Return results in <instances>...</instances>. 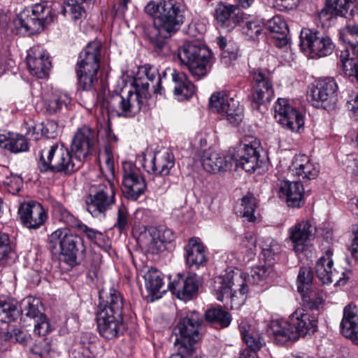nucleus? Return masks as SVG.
<instances>
[{
	"label": "nucleus",
	"instance_id": "nucleus-1",
	"mask_svg": "<svg viewBox=\"0 0 358 358\" xmlns=\"http://www.w3.org/2000/svg\"><path fill=\"white\" fill-rule=\"evenodd\" d=\"M161 81L162 77L156 68L149 64L140 66L133 83L135 92L129 91L126 95L113 96L109 101L110 107L117 116H135L147 99L149 82L152 83L155 93L162 94Z\"/></svg>",
	"mask_w": 358,
	"mask_h": 358
},
{
	"label": "nucleus",
	"instance_id": "nucleus-2",
	"mask_svg": "<svg viewBox=\"0 0 358 358\" xmlns=\"http://www.w3.org/2000/svg\"><path fill=\"white\" fill-rule=\"evenodd\" d=\"M203 320L196 311L189 312L174 329L173 343L176 352L169 358H189L195 351V344L201 339L200 329Z\"/></svg>",
	"mask_w": 358,
	"mask_h": 358
},
{
	"label": "nucleus",
	"instance_id": "nucleus-3",
	"mask_svg": "<svg viewBox=\"0 0 358 358\" xmlns=\"http://www.w3.org/2000/svg\"><path fill=\"white\" fill-rule=\"evenodd\" d=\"M217 299L229 306L231 309L239 308L245 302L248 293L246 276L241 270L236 269L218 277L214 285Z\"/></svg>",
	"mask_w": 358,
	"mask_h": 358
},
{
	"label": "nucleus",
	"instance_id": "nucleus-4",
	"mask_svg": "<svg viewBox=\"0 0 358 358\" xmlns=\"http://www.w3.org/2000/svg\"><path fill=\"white\" fill-rule=\"evenodd\" d=\"M144 10L153 18L151 25L162 28V33L176 32L184 22V6L176 0L151 1Z\"/></svg>",
	"mask_w": 358,
	"mask_h": 358
},
{
	"label": "nucleus",
	"instance_id": "nucleus-5",
	"mask_svg": "<svg viewBox=\"0 0 358 358\" xmlns=\"http://www.w3.org/2000/svg\"><path fill=\"white\" fill-rule=\"evenodd\" d=\"M101 48V41H94L89 43L79 55L76 72L78 87L83 90H92L98 83Z\"/></svg>",
	"mask_w": 358,
	"mask_h": 358
},
{
	"label": "nucleus",
	"instance_id": "nucleus-6",
	"mask_svg": "<svg viewBox=\"0 0 358 358\" xmlns=\"http://www.w3.org/2000/svg\"><path fill=\"white\" fill-rule=\"evenodd\" d=\"M56 17L57 14L52 5L42 1L34 4L30 10L22 11L15 18L14 24L20 31L33 34L43 31Z\"/></svg>",
	"mask_w": 358,
	"mask_h": 358
},
{
	"label": "nucleus",
	"instance_id": "nucleus-7",
	"mask_svg": "<svg viewBox=\"0 0 358 358\" xmlns=\"http://www.w3.org/2000/svg\"><path fill=\"white\" fill-rule=\"evenodd\" d=\"M211 55L210 50L197 41L187 42L178 50V58L196 80L206 75Z\"/></svg>",
	"mask_w": 358,
	"mask_h": 358
},
{
	"label": "nucleus",
	"instance_id": "nucleus-8",
	"mask_svg": "<svg viewBox=\"0 0 358 358\" xmlns=\"http://www.w3.org/2000/svg\"><path fill=\"white\" fill-rule=\"evenodd\" d=\"M115 203V186L109 180L90 186L86 200L87 210L94 217H103Z\"/></svg>",
	"mask_w": 358,
	"mask_h": 358
},
{
	"label": "nucleus",
	"instance_id": "nucleus-9",
	"mask_svg": "<svg viewBox=\"0 0 358 358\" xmlns=\"http://www.w3.org/2000/svg\"><path fill=\"white\" fill-rule=\"evenodd\" d=\"M301 49L309 52L312 58H320L330 55L335 45L331 38L315 29L304 28L300 34Z\"/></svg>",
	"mask_w": 358,
	"mask_h": 358
},
{
	"label": "nucleus",
	"instance_id": "nucleus-10",
	"mask_svg": "<svg viewBox=\"0 0 358 358\" xmlns=\"http://www.w3.org/2000/svg\"><path fill=\"white\" fill-rule=\"evenodd\" d=\"M337 84L333 78L320 80L317 84L309 87L307 99L315 108L329 110L337 102Z\"/></svg>",
	"mask_w": 358,
	"mask_h": 358
},
{
	"label": "nucleus",
	"instance_id": "nucleus-11",
	"mask_svg": "<svg viewBox=\"0 0 358 358\" xmlns=\"http://www.w3.org/2000/svg\"><path fill=\"white\" fill-rule=\"evenodd\" d=\"M54 215L68 226L77 229L100 248H106V236L99 231L90 228L78 220L63 204L59 202L52 203Z\"/></svg>",
	"mask_w": 358,
	"mask_h": 358
},
{
	"label": "nucleus",
	"instance_id": "nucleus-12",
	"mask_svg": "<svg viewBox=\"0 0 358 358\" xmlns=\"http://www.w3.org/2000/svg\"><path fill=\"white\" fill-rule=\"evenodd\" d=\"M174 239L171 229L153 227H145L140 231L138 242L141 247L151 254H157L164 250L165 243H170Z\"/></svg>",
	"mask_w": 358,
	"mask_h": 358
},
{
	"label": "nucleus",
	"instance_id": "nucleus-13",
	"mask_svg": "<svg viewBox=\"0 0 358 358\" xmlns=\"http://www.w3.org/2000/svg\"><path fill=\"white\" fill-rule=\"evenodd\" d=\"M253 80L252 101L254 108L259 110L260 106L269 103L274 96V90L268 71L260 69L251 71Z\"/></svg>",
	"mask_w": 358,
	"mask_h": 358
},
{
	"label": "nucleus",
	"instance_id": "nucleus-14",
	"mask_svg": "<svg viewBox=\"0 0 358 358\" xmlns=\"http://www.w3.org/2000/svg\"><path fill=\"white\" fill-rule=\"evenodd\" d=\"M136 162L148 173L165 176L173 167L175 158L171 152L166 150L157 152L153 156L150 155L149 159L142 153L138 155Z\"/></svg>",
	"mask_w": 358,
	"mask_h": 358
},
{
	"label": "nucleus",
	"instance_id": "nucleus-15",
	"mask_svg": "<svg viewBox=\"0 0 358 358\" xmlns=\"http://www.w3.org/2000/svg\"><path fill=\"white\" fill-rule=\"evenodd\" d=\"M210 106L225 117L231 124L237 125L243 120V106L237 100L225 94L218 92L213 94L210 98Z\"/></svg>",
	"mask_w": 358,
	"mask_h": 358
},
{
	"label": "nucleus",
	"instance_id": "nucleus-16",
	"mask_svg": "<svg viewBox=\"0 0 358 358\" xmlns=\"http://www.w3.org/2000/svg\"><path fill=\"white\" fill-rule=\"evenodd\" d=\"M122 172L123 192L127 199L136 201L146 189L145 179L141 175L138 168L129 162L123 163Z\"/></svg>",
	"mask_w": 358,
	"mask_h": 358
},
{
	"label": "nucleus",
	"instance_id": "nucleus-17",
	"mask_svg": "<svg viewBox=\"0 0 358 358\" xmlns=\"http://www.w3.org/2000/svg\"><path fill=\"white\" fill-rule=\"evenodd\" d=\"M274 117L283 127L298 132L304 124L302 114L286 99L279 98L274 105Z\"/></svg>",
	"mask_w": 358,
	"mask_h": 358
},
{
	"label": "nucleus",
	"instance_id": "nucleus-18",
	"mask_svg": "<svg viewBox=\"0 0 358 358\" xmlns=\"http://www.w3.org/2000/svg\"><path fill=\"white\" fill-rule=\"evenodd\" d=\"M98 142V133L92 128L84 126L76 132L71 146V151L80 160L92 155Z\"/></svg>",
	"mask_w": 358,
	"mask_h": 358
},
{
	"label": "nucleus",
	"instance_id": "nucleus-19",
	"mask_svg": "<svg viewBox=\"0 0 358 358\" xmlns=\"http://www.w3.org/2000/svg\"><path fill=\"white\" fill-rule=\"evenodd\" d=\"M96 322L100 335L108 340L123 334L126 329V324L123 322L122 315H120L97 312Z\"/></svg>",
	"mask_w": 358,
	"mask_h": 358
},
{
	"label": "nucleus",
	"instance_id": "nucleus-20",
	"mask_svg": "<svg viewBox=\"0 0 358 358\" xmlns=\"http://www.w3.org/2000/svg\"><path fill=\"white\" fill-rule=\"evenodd\" d=\"M18 214L22 224L30 229H38L47 220V214L43 206L34 201L22 203Z\"/></svg>",
	"mask_w": 358,
	"mask_h": 358
},
{
	"label": "nucleus",
	"instance_id": "nucleus-21",
	"mask_svg": "<svg viewBox=\"0 0 358 358\" xmlns=\"http://www.w3.org/2000/svg\"><path fill=\"white\" fill-rule=\"evenodd\" d=\"M316 227L310 220H303L296 223L288 229L289 238L293 244V250L296 253L303 252L315 234Z\"/></svg>",
	"mask_w": 358,
	"mask_h": 358
},
{
	"label": "nucleus",
	"instance_id": "nucleus-22",
	"mask_svg": "<svg viewBox=\"0 0 358 358\" xmlns=\"http://www.w3.org/2000/svg\"><path fill=\"white\" fill-rule=\"evenodd\" d=\"M26 59L31 75L38 78L48 76L52 65L45 50L40 47H34L29 50Z\"/></svg>",
	"mask_w": 358,
	"mask_h": 358
},
{
	"label": "nucleus",
	"instance_id": "nucleus-23",
	"mask_svg": "<svg viewBox=\"0 0 358 358\" xmlns=\"http://www.w3.org/2000/svg\"><path fill=\"white\" fill-rule=\"evenodd\" d=\"M258 143L256 141L250 144H244L241 150L238 151L237 158H234L235 169L240 167L246 172L253 173L257 168L262 166V162L259 160Z\"/></svg>",
	"mask_w": 358,
	"mask_h": 358
},
{
	"label": "nucleus",
	"instance_id": "nucleus-24",
	"mask_svg": "<svg viewBox=\"0 0 358 358\" xmlns=\"http://www.w3.org/2000/svg\"><path fill=\"white\" fill-rule=\"evenodd\" d=\"M201 162L203 168L207 172L215 173L231 170L234 166V157L209 150L203 152Z\"/></svg>",
	"mask_w": 358,
	"mask_h": 358
},
{
	"label": "nucleus",
	"instance_id": "nucleus-25",
	"mask_svg": "<svg viewBox=\"0 0 358 358\" xmlns=\"http://www.w3.org/2000/svg\"><path fill=\"white\" fill-rule=\"evenodd\" d=\"M333 250L328 249L324 255L322 256L317 262L315 271L319 280L323 284H330L335 282L336 284L343 279L344 273L333 269L334 261L332 259Z\"/></svg>",
	"mask_w": 358,
	"mask_h": 358
},
{
	"label": "nucleus",
	"instance_id": "nucleus-26",
	"mask_svg": "<svg viewBox=\"0 0 358 358\" xmlns=\"http://www.w3.org/2000/svg\"><path fill=\"white\" fill-rule=\"evenodd\" d=\"M99 299L97 312L122 315L123 297L115 289L103 288L99 292Z\"/></svg>",
	"mask_w": 358,
	"mask_h": 358
},
{
	"label": "nucleus",
	"instance_id": "nucleus-27",
	"mask_svg": "<svg viewBox=\"0 0 358 358\" xmlns=\"http://www.w3.org/2000/svg\"><path fill=\"white\" fill-rule=\"evenodd\" d=\"M85 248L82 238L68 231L64 245L61 255V259L71 266L79 264L84 257Z\"/></svg>",
	"mask_w": 358,
	"mask_h": 358
},
{
	"label": "nucleus",
	"instance_id": "nucleus-28",
	"mask_svg": "<svg viewBox=\"0 0 358 358\" xmlns=\"http://www.w3.org/2000/svg\"><path fill=\"white\" fill-rule=\"evenodd\" d=\"M198 287L196 275L184 278L179 274L169 285L171 292L178 299L185 301L191 299L196 293Z\"/></svg>",
	"mask_w": 358,
	"mask_h": 358
},
{
	"label": "nucleus",
	"instance_id": "nucleus-29",
	"mask_svg": "<svg viewBox=\"0 0 358 358\" xmlns=\"http://www.w3.org/2000/svg\"><path fill=\"white\" fill-rule=\"evenodd\" d=\"M241 338L248 348L259 350L264 345V338L257 325L245 318L238 320Z\"/></svg>",
	"mask_w": 358,
	"mask_h": 358
},
{
	"label": "nucleus",
	"instance_id": "nucleus-30",
	"mask_svg": "<svg viewBox=\"0 0 358 358\" xmlns=\"http://www.w3.org/2000/svg\"><path fill=\"white\" fill-rule=\"evenodd\" d=\"M185 258L190 268H199L207 262V250L199 238H192L185 247Z\"/></svg>",
	"mask_w": 358,
	"mask_h": 358
},
{
	"label": "nucleus",
	"instance_id": "nucleus-31",
	"mask_svg": "<svg viewBox=\"0 0 358 358\" xmlns=\"http://www.w3.org/2000/svg\"><path fill=\"white\" fill-rule=\"evenodd\" d=\"M267 331L273 341L280 345H285L289 341H297V334L294 332V328L291 324L290 319L288 322L271 321L268 324Z\"/></svg>",
	"mask_w": 358,
	"mask_h": 358
},
{
	"label": "nucleus",
	"instance_id": "nucleus-32",
	"mask_svg": "<svg viewBox=\"0 0 358 358\" xmlns=\"http://www.w3.org/2000/svg\"><path fill=\"white\" fill-rule=\"evenodd\" d=\"M215 16L220 26L227 31L234 29L241 19V12L237 6L222 3L217 6Z\"/></svg>",
	"mask_w": 358,
	"mask_h": 358
},
{
	"label": "nucleus",
	"instance_id": "nucleus-33",
	"mask_svg": "<svg viewBox=\"0 0 358 358\" xmlns=\"http://www.w3.org/2000/svg\"><path fill=\"white\" fill-rule=\"evenodd\" d=\"M294 332L297 334V340L300 336L313 334L317 328V320L310 316L303 308L296 310L289 317Z\"/></svg>",
	"mask_w": 358,
	"mask_h": 358
},
{
	"label": "nucleus",
	"instance_id": "nucleus-34",
	"mask_svg": "<svg viewBox=\"0 0 358 358\" xmlns=\"http://www.w3.org/2000/svg\"><path fill=\"white\" fill-rule=\"evenodd\" d=\"M340 328L343 336L358 345V314L355 306L348 305L344 308Z\"/></svg>",
	"mask_w": 358,
	"mask_h": 358
},
{
	"label": "nucleus",
	"instance_id": "nucleus-35",
	"mask_svg": "<svg viewBox=\"0 0 358 358\" xmlns=\"http://www.w3.org/2000/svg\"><path fill=\"white\" fill-rule=\"evenodd\" d=\"M340 40L343 43L341 50V59L350 57H358V26L348 25L340 31Z\"/></svg>",
	"mask_w": 358,
	"mask_h": 358
},
{
	"label": "nucleus",
	"instance_id": "nucleus-36",
	"mask_svg": "<svg viewBox=\"0 0 358 358\" xmlns=\"http://www.w3.org/2000/svg\"><path fill=\"white\" fill-rule=\"evenodd\" d=\"M303 185L296 181L282 180L280 184L279 196L285 199L287 205L292 208H299L303 199Z\"/></svg>",
	"mask_w": 358,
	"mask_h": 358
},
{
	"label": "nucleus",
	"instance_id": "nucleus-37",
	"mask_svg": "<svg viewBox=\"0 0 358 358\" xmlns=\"http://www.w3.org/2000/svg\"><path fill=\"white\" fill-rule=\"evenodd\" d=\"M65 148L58 143H54L45 148L40 152L38 168L42 173L54 172Z\"/></svg>",
	"mask_w": 358,
	"mask_h": 358
},
{
	"label": "nucleus",
	"instance_id": "nucleus-38",
	"mask_svg": "<svg viewBox=\"0 0 358 358\" xmlns=\"http://www.w3.org/2000/svg\"><path fill=\"white\" fill-rule=\"evenodd\" d=\"M267 29L277 47L283 48L289 43V28L287 22L280 16H274L267 22Z\"/></svg>",
	"mask_w": 358,
	"mask_h": 358
},
{
	"label": "nucleus",
	"instance_id": "nucleus-39",
	"mask_svg": "<svg viewBox=\"0 0 358 358\" xmlns=\"http://www.w3.org/2000/svg\"><path fill=\"white\" fill-rule=\"evenodd\" d=\"M291 171L293 174L308 180L315 179L319 173L318 167L305 155L295 156Z\"/></svg>",
	"mask_w": 358,
	"mask_h": 358
},
{
	"label": "nucleus",
	"instance_id": "nucleus-40",
	"mask_svg": "<svg viewBox=\"0 0 358 358\" xmlns=\"http://www.w3.org/2000/svg\"><path fill=\"white\" fill-rule=\"evenodd\" d=\"M172 80L174 83V96L179 101H183L192 97L195 92V87L190 82L185 73L173 71Z\"/></svg>",
	"mask_w": 358,
	"mask_h": 358
},
{
	"label": "nucleus",
	"instance_id": "nucleus-41",
	"mask_svg": "<svg viewBox=\"0 0 358 358\" xmlns=\"http://www.w3.org/2000/svg\"><path fill=\"white\" fill-rule=\"evenodd\" d=\"M327 9L335 15L353 18L358 13V8L354 0H327Z\"/></svg>",
	"mask_w": 358,
	"mask_h": 358
},
{
	"label": "nucleus",
	"instance_id": "nucleus-42",
	"mask_svg": "<svg viewBox=\"0 0 358 358\" xmlns=\"http://www.w3.org/2000/svg\"><path fill=\"white\" fill-rule=\"evenodd\" d=\"M145 34L149 38L155 50L158 54H164V50L167 48L166 39L171 37L176 32L169 31L162 33V28L148 25L144 29Z\"/></svg>",
	"mask_w": 358,
	"mask_h": 358
},
{
	"label": "nucleus",
	"instance_id": "nucleus-43",
	"mask_svg": "<svg viewBox=\"0 0 358 358\" xmlns=\"http://www.w3.org/2000/svg\"><path fill=\"white\" fill-rule=\"evenodd\" d=\"M83 160H80L75 155L72 156L69 150L65 148L63 150V154L61 156L59 165H57L53 173H61L64 174H71V173L80 169Z\"/></svg>",
	"mask_w": 358,
	"mask_h": 358
},
{
	"label": "nucleus",
	"instance_id": "nucleus-44",
	"mask_svg": "<svg viewBox=\"0 0 358 358\" xmlns=\"http://www.w3.org/2000/svg\"><path fill=\"white\" fill-rule=\"evenodd\" d=\"M18 316L17 301L10 298H0V323H9Z\"/></svg>",
	"mask_w": 358,
	"mask_h": 358
},
{
	"label": "nucleus",
	"instance_id": "nucleus-45",
	"mask_svg": "<svg viewBox=\"0 0 358 358\" xmlns=\"http://www.w3.org/2000/svg\"><path fill=\"white\" fill-rule=\"evenodd\" d=\"M68 231L67 229H58L48 236V248L53 255L61 257Z\"/></svg>",
	"mask_w": 358,
	"mask_h": 358
},
{
	"label": "nucleus",
	"instance_id": "nucleus-46",
	"mask_svg": "<svg viewBox=\"0 0 358 358\" xmlns=\"http://www.w3.org/2000/svg\"><path fill=\"white\" fill-rule=\"evenodd\" d=\"M21 305L22 314L27 317L36 320L45 315L43 313L42 304L38 299L27 297L22 300Z\"/></svg>",
	"mask_w": 358,
	"mask_h": 358
},
{
	"label": "nucleus",
	"instance_id": "nucleus-47",
	"mask_svg": "<svg viewBox=\"0 0 358 358\" xmlns=\"http://www.w3.org/2000/svg\"><path fill=\"white\" fill-rule=\"evenodd\" d=\"M205 317L208 322L218 325L221 328L229 327L232 320L231 315L221 307L208 310L205 313Z\"/></svg>",
	"mask_w": 358,
	"mask_h": 358
},
{
	"label": "nucleus",
	"instance_id": "nucleus-48",
	"mask_svg": "<svg viewBox=\"0 0 358 358\" xmlns=\"http://www.w3.org/2000/svg\"><path fill=\"white\" fill-rule=\"evenodd\" d=\"M145 285L147 290L151 294H155L161 291L164 286L162 274L155 268H151L144 274Z\"/></svg>",
	"mask_w": 358,
	"mask_h": 358
},
{
	"label": "nucleus",
	"instance_id": "nucleus-49",
	"mask_svg": "<svg viewBox=\"0 0 358 358\" xmlns=\"http://www.w3.org/2000/svg\"><path fill=\"white\" fill-rule=\"evenodd\" d=\"M92 336L89 333H83L80 339L71 352V358H91Z\"/></svg>",
	"mask_w": 358,
	"mask_h": 358
},
{
	"label": "nucleus",
	"instance_id": "nucleus-50",
	"mask_svg": "<svg viewBox=\"0 0 358 358\" xmlns=\"http://www.w3.org/2000/svg\"><path fill=\"white\" fill-rule=\"evenodd\" d=\"M241 206L243 207V217L250 222H254L257 220L255 213L259 208V201L251 193H248L241 199Z\"/></svg>",
	"mask_w": 358,
	"mask_h": 358
},
{
	"label": "nucleus",
	"instance_id": "nucleus-51",
	"mask_svg": "<svg viewBox=\"0 0 358 358\" xmlns=\"http://www.w3.org/2000/svg\"><path fill=\"white\" fill-rule=\"evenodd\" d=\"M71 102V99L68 94H55L45 101L44 106L49 114H54L67 107Z\"/></svg>",
	"mask_w": 358,
	"mask_h": 358
},
{
	"label": "nucleus",
	"instance_id": "nucleus-52",
	"mask_svg": "<svg viewBox=\"0 0 358 358\" xmlns=\"http://www.w3.org/2000/svg\"><path fill=\"white\" fill-rule=\"evenodd\" d=\"M262 255L266 262L272 264L277 256L282 250L281 245L275 239L272 238H265L262 243Z\"/></svg>",
	"mask_w": 358,
	"mask_h": 358
},
{
	"label": "nucleus",
	"instance_id": "nucleus-53",
	"mask_svg": "<svg viewBox=\"0 0 358 358\" xmlns=\"http://www.w3.org/2000/svg\"><path fill=\"white\" fill-rule=\"evenodd\" d=\"M242 23V33L249 40L256 41L259 39V36L262 35L264 26L261 21L253 19L243 21Z\"/></svg>",
	"mask_w": 358,
	"mask_h": 358
},
{
	"label": "nucleus",
	"instance_id": "nucleus-54",
	"mask_svg": "<svg viewBox=\"0 0 358 358\" xmlns=\"http://www.w3.org/2000/svg\"><path fill=\"white\" fill-rule=\"evenodd\" d=\"M65 2L69 8L71 18L74 21L85 18L87 12L93 6V5L74 2L72 0H65Z\"/></svg>",
	"mask_w": 358,
	"mask_h": 358
},
{
	"label": "nucleus",
	"instance_id": "nucleus-55",
	"mask_svg": "<svg viewBox=\"0 0 358 358\" xmlns=\"http://www.w3.org/2000/svg\"><path fill=\"white\" fill-rule=\"evenodd\" d=\"M313 273L310 267H301L297 276V289L300 293L313 287Z\"/></svg>",
	"mask_w": 358,
	"mask_h": 358
},
{
	"label": "nucleus",
	"instance_id": "nucleus-56",
	"mask_svg": "<svg viewBox=\"0 0 358 358\" xmlns=\"http://www.w3.org/2000/svg\"><path fill=\"white\" fill-rule=\"evenodd\" d=\"M29 149V143L27 138L19 134H10V142L8 150L14 153L26 152Z\"/></svg>",
	"mask_w": 358,
	"mask_h": 358
},
{
	"label": "nucleus",
	"instance_id": "nucleus-57",
	"mask_svg": "<svg viewBox=\"0 0 358 358\" xmlns=\"http://www.w3.org/2000/svg\"><path fill=\"white\" fill-rule=\"evenodd\" d=\"M114 150L115 146L105 144L103 152L100 155V160L104 161L106 169L111 175L114 173Z\"/></svg>",
	"mask_w": 358,
	"mask_h": 358
},
{
	"label": "nucleus",
	"instance_id": "nucleus-58",
	"mask_svg": "<svg viewBox=\"0 0 358 358\" xmlns=\"http://www.w3.org/2000/svg\"><path fill=\"white\" fill-rule=\"evenodd\" d=\"M269 274L268 268L266 266H258L252 268L246 279V284H258L265 279Z\"/></svg>",
	"mask_w": 358,
	"mask_h": 358
},
{
	"label": "nucleus",
	"instance_id": "nucleus-59",
	"mask_svg": "<svg viewBox=\"0 0 358 358\" xmlns=\"http://www.w3.org/2000/svg\"><path fill=\"white\" fill-rule=\"evenodd\" d=\"M356 57H350L346 59H341L342 69L348 76H353L358 81V62H355Z\"/></svg>",
	"mask_w": 358,
	"mask_h": 358
},
{
	"label": "nucleus",
	"instance_id": "nucleus-60",
	"mask_svg": "<svg viewBox=\"0 0 358 358\" xmlns=\"http://www.w3.org/2000/svg\"><path fill=\"white\" fill-rule=\"evenodd\" d=\"M119 231L122 232L129 229L128 211L124 206H120L117 210V220L114 224Z\"/></svg>",
	"mask_w": 358,
	"mask_h": 358
},
{
	"label": "nucleus",
	"instance_id": "nucleus-61",
	"mask_svg": "<svg viewBox=\"0 0 358 358\" xmlns=\"http://www.w3.org/2000/svg\"><path fill=\"white\" fill-rule=\"evenodd\" d=\"M13 250L9 236L7 234H0V262L4 260Z\"/></svg>",
	"mask_w": 358,
	"mask_h": 358
},
{
	"label": "nucleus",
	"instance_id": "nucleus-62",
	"mask_svg": "<svg viewBox=\"0 0 358 358\" xmlns=\"http://www.w3.org/2000/svg\"><path fill=\"white\" fill-rule=\"evenodd\" d=\"M51 331L50 324L45 315L35 320L34 332L35 334L43 336Z\"/></svg>",
	"mask_w": 358,
	"mask_h": 358
},
{
	"label": "nucleus",
	"instance_id": "nucleus-63",
	"mask_svg": "<svg viewBox=\"0 0 358 358\" xmlns=\"http://www.w3.org/2000/svg\"><path fill=\"white\" fill-rule=\"evenodd\" d=\"M347 107L351 112L352 118L358 120V92L351 96L347 101Z\"/></svg>",
	"mask_w": 358,
	"mask_h": 358
},
{
	"label": "nucleus",
	"instance_id": "nucleus-64",
	"mask_svg": "<svg viewBox=\"0 0 358 358\" xmlns=\"http://www.w3.org/2000/svg\"><path fill=\"white\" fill-rule=\"evenodd\" d=\"M29 338V336L28 334L19 329H14L13 334L11 335V339L13 341H15L22 345H26Z\"/></svg>",
	"mask_w": 358,
	"mask_h": 358
}]
</instances>
